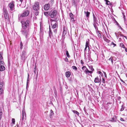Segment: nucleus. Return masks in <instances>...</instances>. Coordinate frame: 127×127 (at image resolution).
Wrapping results in <instances>:
<instances>
[{
	"label": "nucleus",
	"mask_w": 127,
	"mask_h": 127,
	"mask_svg": "<svg viewBox=\"0 0 127 127\" xmlns=\"http://www.w3.org/2000/svg\"><path fill=\"white\" fill-rule=\"evenodd\" d=\"M105 80L103 78H102V82L103 83H105Z\"/></svg>",
	"instance_id": "47"
},
{
	"label": "nucleus",
	"mask_w": 127,
	"mask_h": 127,
	"mask_svg": "<svg viewBox=\"0 0 127 127\" xmlns=\"http://www.w3.org/2000/svg\"><path fill=\"white\" fill-rule=\"evenodd\" d=\"M3 55L2 53L1 52H0V60L3 59V58L2 57Z\"/></svg>",
	"instance_id": "26"
},
{
	"label": "nucleus",
	"mask_w": 127,
	"mask_h": 127,
	"mask_svg": "<svg viewBox=\"0 0 127 127\" xmlns=\"http://www.w3.org/2000/svg\"><path fill=\"white\" fill-rule=\"evenodd\" d=\"M29 12L28 10L25 11L22 14H19L18 15V21L19 22L22 19V18L27 16L29 14Z\"/></svg>",
	"instance_id": "3"
},
{
	"label": "nucleus",
	"mask_w": 127,
	"mask_h": 127,
	"mask_svg": "<svg viewBox=\"0 0 127 127\" xmlns=\"http://www.w3.org/2000/svg\"><path fill=\"white\" fill-rule=\"evenodd\" d=\"M115 23H116V25H118L119 24H118V23L117 21L115 19Z\"/></svg>",
	"instance_id": "51"
},
{
	"label": "nucleus",
	"mask_w": 127,
	"mask_h": 127,
	"mask_svg": "<svg viewBox=\"0 0 127 127\" xmlns=\"http://www.w3.org/2000/svg\"><path fill=\"white\" fill-rule=\"evenodd\" d=\"M66 28L65 27H64L63 28V32H64V31H66Z\"/></svg>",
	"instance_id": "46"
},
{
	"label": "nucleus",
	"mask_w": 127,
	"mask_h": 127,
	"mask_svg": "<svg viewBox=\"0 0 127 127\" xmlns=\"http://www.w3.org/2000/svg\"><path fill=\"white\" fill-rule=\"evenodd\" d=\"M2 114V110H0V120L1 118Z\"/></svg>",
	"instance_id": "32"
},
{
	"label": "nucleus",
	"mask_w": 127,
	"mask_h": 127,
	"mask_svg": "<svg viewBox=\"0 0 127 127\" xmlns=\"http://www.w3.org/2000/svg\"><path fill=\"white\" fill-rule=\"evenodd\" d=\"M120 80H121V81L122 82H123V83H125V82H124V81H123L122 79H120Z\"/></svg>",
	"instance_id": "61"
},
{
	"label": "nucleus",
	"mask_w": 127,
	"mask_h": 127,
	"mask_svg": "<svg viewBox=\"0 0 127 127\" xmlns=\"http://www.w3.org/2000/svg\"><path fill=\"white\" fill-rule=\"evenodd\" d=\"M111 45H113V47H114L116 45V44L114 43L113 42H112L111 43Z\"/></svg>",
	"instance_id": "45"
},
{
	"label": "nucleus",
	"mask_w": 127,
	"mask_h": 127,
	"mask_svg": "<svg viewBox=\"0 0 127 127\" xmlns=\"http://www.w3.org/2000/svg\"><path fill=\"white\" fill-rule=\"evenodd\" d=\"M3 14L4 16V18L5 19H8L9 17L7 11V10L4 8H3Z\"/></svg>",
	"instance_id": "6"
},
{
	"label": "nucleus",
	"mask_w": 127,
	"mask_h": 127,
	"mask_svg": "<svg viewBox=\"0 0 127 127\" xmlns=\"http://www.w3.org/2000/svg\"><path fill=\"white\" fill-rule=\"evenodd\" d=\"M120 46L121 47H122L123 48H125L124 45L122 43H121L120 44Z\"/></svg>",
	"instance_id": "28"
},
{
	"label": "nucleus",
	"mask_w": 127,
	"mask_h": 127,
	"mask_svg": "<svg viewBox=\"0 0 127 127\" xmlns=\"http://www.w3.org/2000/svg\"><path fill=\"white\" fill-rule=\"evenodd\" d=\"M49 36L50 38H51L53 36V33L52 32L50 28V26H49Z\"/></svg>",
	"instance_id": "12"
},
{
	"label": "nucleus",
	"mask_w": 127,
	"mask_h": 127,
	"mask_svg": "<svg viewBox=\"0 0 127 127\" xmlns=\"http://www.w3.org/2000/svg\"><path fill=\"white\" fill-rule=\"evenodd\" d=\"M26 118V115H25V113L24 114V113L23 112V113L22 114V121H23L24 120V119H25Z\"/></svg>",
	"instance_id": "24"
},
{
	"label": "nucleus",
	"mask_w": 127,
	"mask_h": 127,
	"mask_svg": "<svg viewBox=\"0 0 127 127\" xmlns=\"http://www.w3.org/2000/svg\"><path fill=\"white\" fill-rule=\"evenodd\" d=\"M72 111L74 113L76 114L78 116H79V113L77 111L75 110H72Z\"/></svg>",
	"instance_id": "25"
},
{
	"label": "nucleus",
	"mask_w": 127,
	"mask_h": 127,
	"mask_svg": "<svg viewBox=\"0 0 127 127\" xmlns=\"http://www.w3.org/2000/svg\"><path fill=\"white\" fill-rule=\"evenodd\" d=\"M56 19H55V20H53V19H51L50 20V21L51 22V25H52V22L53 21H56Z\"/></svg>",
	"instance_id": "39"
},
{
	"label": "nucleus",
	"mask_w": 127,
	"mask_h": 127,
	"mask_svg": "<svg viewBox=\"0 0 127 127\" xmlns=\"http://www.w3.org/2000/svg\"><path fill=\"white\" fill-rule=\"evenodd\" d=\"M111 57H112V59L113 61H115L116 60V59L115 57L113 56H111Z\"/></svg>",
	"instance_id": "42"
},
{
	"label": "nucleus",
	"mask_w": 127,
	"mask_h": 127,
	"mask_svg": "<svg viewBox=\"0 0 127 127\" xmlns=\"http://www.w3.org/2000/svg\"><path fill=\"white\" fill-rule=\"evenodd\" d=\"M89 42L88 41H87L86 42V45H85V48L84 49V53L85 54L86 53V51H87V47H88L89 50Z\"/></svg>",
	"instance_id": "9"
},
{
	"label": "nucleus",
	"mask_w": 127,
	"mask_h": 127,
	"mask_svg": "<svg viewBox=\"0 0 127 127\" xmlns=\"http://www.w3.org/2000/svg\"><path fill=\"white\" fill-rule=\"evenodd\" d=\"M57 23L56 22L52 26V28L53 29L56 28L57 26Z\"/></svg>",
	"instance_id": "18"
},
{
	"label": "nucleus",
	"mask_w": 127,
	"mask_h": 127,
	"mask_svg": "<svg viewBox=\"0 0 127 127\" xmlns=\"http://www.w3.org/2000/svg\"><path fill=\"white\" fill-rule=\"evenodd\" d=\"M90 68H91V69L92 70L91 71H92V72L94 70V68L92 67V66H91L90 67Z\"/></svg>",
	"instance_id": "44"
},
{
	"label": "nucleus",
	"mask_w": 127,
	"mask_h": 127,
	"mask_svg": "<svg viewBox=\"0 0 127 127\" xmlns=\"http://www.w3.org/2000/svg\"><path fill=\"white\" fill-rule=\"evenodd\" d=\"M29 74L28 73V77L27 78V81H29Z\"/></svg>",
	"instance_id": "53"
},
{
	"label": "nucleus",
	"mask_w": 127,
	"mask_h": 127,
	"mask_svg": "<svg viewBox=\"0 0 127 127\" xmlns=\"http://www.w3.org/2000/svg\"><path fill=\"white\" fill-rule=\"evenodd\" d=\"M115 34L116 36L117 37H118L117 36V35L118 34L117 33V32H115Z\"/></svg>",
	"instance_id": "54"
},
{
	"label": "nucleus",
	"mask_w": 127,
	"mask_h": 127,
	"mask_svg": "<svg viewBox=\"0 0 127 127\" xmlns=\"http://www.w3.org/2000/svg\"><path fill=\"white\" fill-rule=\"evenodd\" d=\"M106 4L107 5H110L111 6L112 5V3H111L108 0L107 2L106 3Z\"/></svg>",
	"instance_id": "31"
},
{
	"label": "nucleus",
	"mask_w": 127,
	"mask_h": 127,
	"mask_svg": "<svg viewBox=\"0 0 127 127\" xmlns=\"http://www.w3.org/2000/svg\"><path fill=\"white\" fill-rule=\"evenodd\" d=\"M118 27L120 28L121 27L120 26V25H119V24H118V25H117Z\"/></svg>",
	"instance_id": "62"
},
{
	"label": "nucleus",
	"mask_w": 127,
	"mask_h": 127,
	"mask_svg": "<svg viewBox=\"0 0 127 127\" xmlns=\"http://www.w3.org/2000/svg\"><path fill=\"white\" fill-rule=\"evenodd\" d=\"M8 6L11 11L14 10L15 9L14 2V1H11L8 4Z\"/></svg>",
	"instance_id": "5"
},
{
	"label": "nucleus",
	"mask_w": 127,
	"mask_h": 127,
	"mask_svg": "<svg viewBox=\"0 0 127 127\" xmlns=\"http://www.w3.org/2000/svg\"><path fill=\"white\" fill-rule=\"evenodd\" d=\"M57 30L56 29L54 30V33H57Z\"/></svg>",
	"instance_id": "56"
},
{
	"label": "nucleus",
	"mask_w": 127,
	"mask_h": 127,
	"mask_svg": "<svg viewBox=\"0 0 127 127\" xmlns=\"http://www.w3.org/2000/svg\"><path fill=\"white\" fill-rule=\"evenodd\" d=\"M22 28L20 32L22 34L25 36L26 39L29 37V30L31 24V22L29 20L21 21Z\"/></svg>",
	"instance_id": "1"
},
{
	"label": "nucleus",
	"mask_w": 127,
	"mask_h": 127,
	"mask_svg": "<svg viewBox=\"0 0 127 127\" xmlns=\"http://www.w3.org/2000/svg\"><path fill=\"white\" fill-rule=\"evenodd\" d=\"M120 29H121V30H122V31L123 30V29L121 27L120 28Z\"/></svg>",
	"instance_id": "64"
},
{
	"label": "nucleus",
	"mask_w": 127,
	"mask_h": 127,
	"mask_svg": "<svg viewBox=\"0 0 127 127\" xmlns=\"http://www.w3.org/2000/svg\"><path fill=\"white\" fill-rule=\"evenodd\" d=\"M4 65H0V71H3L5 70V68L4 66Z\"/></svg>",
	"instance_id": "14"
},
{
	"label": "nucleus",
	"mask_w": 127,
	"mask_h": 127,
	"mask_svg": "<svg viewBox=\"0 0 127 127\" xmlns=\"http://www.w3.org/2000/svg\"><path fill=\"white\" fill-rule=\"evenodd\" d=\"M87 68H86V66H84L82 67V69L83 70H85Z\"/></svg>",
	"instance_id": "43"
},
{
	"label": "nucleus",
	"mask_w": 127,
	"mask_h": 127,
	"mask_svg": "<svg viewBox=\"0 0 127 127\" xmlns=\"http://www.w3.org/2000/svg\"><path fill=\"white\" fill-rule=\"evenodd\" d=\"M33 9L34 10H39V3L37 1L35 2L32 6Z\"/></svg>",
	"instance_id": "4"
},
{
	"label": "nucleus",
	"mask_w": 127,
	"mask_h": 127,
	"mask_svg": "<svg viewBox=\"0 0 127 127\" xmlns=\"http://www.w3.org/2000/svg\"><path fill=\"white\" fill-rule=\"evenodd\" d=\"M50 112L51 113L50 114V116H51L54 114V113L53 111L52 110H51Z\"/></svg>",
	"instance_id": "40"
},
{
	"label": "nucleus",
	"mask_w": 127,
	"mask_h": 127,
	"mask_svg": "<svg viewBox=\"0 0 127 127\" xmlns=\"http://www.w3.org/2000/svg\"><path fill=\"white\" fill-rule=\"evenodd\" d=\"M57 14V11L56 10H54L52 12L51 14H50V17L52 18H55Z\"/></svg>",
	"instance_id": "7"
},
{
	"label": "nucleus",
	"mask_w": 127,
	"mask_h": 127,
	"mask_svg": "<svg viewBox=\"0 0 127 127\" xmlns=\"http://www.w3.org/2000/svg\"><path fill=\"white\" fill-rule=\"evenodd\" d=\"M119 35L120 36L122 37H124L125 36H124L122 34H119Z\"/></svg>",
	"instance_id": "52"
},
{
	"label": "nucleus",
	"mask_w": 127,
	"mask_h": 127,
	"mask_svg": "<svg viewBox=\"0 0 127 127\" xmlns=\"http://www.w3.org/2000/svg\"><path fill=\"white\" fill-rule=\"evenodd\" d=\"M118 99L119 100L121 98V97H120V96L118 97Z\"/></svg>",
	"instance_id": "63"
},
{
	"label": "nucleus",
	"mask_w": 127,
	"mask_h": 127,
	"mask_svg": "<svg viewBox=\"0 0 127 127\" xmlns=\"http://www.w3.org/2000/svg\"><path fill=\"white\" fill-rule=\"evenodd\" d=\"M20 49L21 50L22 49L23 47V44L21 41V42L20 43Z\"/></svg>",
	"instance_id": "34"
},
{
	"label": "nucleus",
	"mask_w": 127,
	"mask_h": 127,
	"mask_svg": "<svg viewBox=\"0 0 127 127\" xmlns=\"http://www.w3.org/2000/svg\"><path fill=\"white\" fill-rule=\"evenodd\" d=\"M72 68L74 70H77V68L76 66H73L72 67Z\"/></svg>",
	"instance_id": "37"
},
{
	"label": "nucleus",
	"mask_w": 127,
	"mask_h": 127,
	"mask_svg": "<svg viewBox=\"0 0 127 127\" xmlns=\"http://www.w3.org/2000/svg\"><path fill=\"white\" fill-rule=\"evenodd\" d=\"M81 63L82 64H84L83 62L82 61V60H81Z\"/></svg>",
	"instance_id": "58"
},
{
	"label": "nucleus",
	"mask_w": 127,
	"mask_h": 127,
	"mask_svg": "<svg viewBox=\"0 0 127 127\" xmlns=\"http://www.w3.org/2000/svg\"><path fill=\"white\" fill-rule=\"evenodd\" d=\"M103 73H104V74L105 77L106 78H107V75H106V72H104V71H103Z\"/></svg>",
	"instance_id": "49"
},
{
	"label": "nucleus",
	"mask_w": 127,
	"mask_h": 127,
	"mask_svg": "<svg viewBox=\"0 0 127 127\" xmlns=\"http://www.w3.org/2000/svg\"><path fill=\"white\" fill-rule=\"evenodd\" d=\"M117 121V119L116 118L113 117L112 119H111V121L112 122H116Z\"/></svg>",
	"instance_id": "27"
},
{
	"label": "nucleus",
	"mask_w": 127,
	"mask_h": 127,
	"mask_svg": "<svg viewBox=\"0 0 127 127\" xmlns=\"http://www.w3.org/2000/svg\"><path fill=\"white\" fill-rule=\"evenodd\" d=\"M27 41L25 43V44L24 45V50L22 52L21 54L20 55L22 61L25 62L26 59L27 58L26 56V50L27 48Z\"/></svg>",
	"instance_id": "2"
},
{
	"label": "nucleus",
	"mask_w": 127,
	"mask_h": 127,
	"mask_svg": "<svg viewBox=\"0 0 127 127\" xmlns=\"http://www.w3.org/2000/svg\"><path fill=\"white\" fill-rule=\"evenodd\" d=\"M3 61V59L0 60V65H5V63Z\"/></svg>",
	"instance_id": "21"
},
{
	"label": "nucleus",
	"mask_w": 127,
	"mask_h": 127,
	"mask_svg": "<svg viewBox=\"0 0 127 127\" xmlns=\"http://www.w3.org/2000/svg\"><path fill=\"white\" fill-rule=\"evenodd\" d=\"M123 18L124 19V21H125L126 20V17L124 15V14L123 13Z\"/></svg>",
	"instance_id": "50"
},
{
	"label": "nucleus",
	"mask_w": 127,
	"mask_h": 127,
	"mask_svg": "<svg viewBox=\"0 0 127 127\" xmlns=\"http://www.w3.org/2000/svg\"><path fill=\"white\" fill-rule=\"evenodd\" d=\"M50 8V5L49 3L45 4L44 6V8L45 10H48Z\"/></svg>",
	"instance_id": "10"
},
{
	"label": "nucleus",
	"mask_w": 127,
	"mask_h": 127,
	"mask_svg": "<svg viewBox=\"0 0 127 127\" xmlns=\"http://www.w3.org/2000/svg\"><path fill=\"white\" fill-rule=\"evenodd\" d=\"M109 61H111L112 64H113V61L112 60V57H110V58L109 59Z\"/></svg>",
	"instance_id": "35"
},
{
	"label": "nucleus",
	"mask_w": 127,
	"mask_h": 127,
	"mask_svg": "<svg viewBox=\"0 0 127 127\" xmlns=\"http://www.w3.org/2000/svg\"><path fill=\"white\" fill-rule=\"evenodd\" d=\"M69 16L71 20L72 21H75V20H74V16L73 15L72 13H71L69 14Z\"/></svg>",
	"instance_id": "13"
},
{
	"label": "nucleus",
	"mask_w": 127,
	"mask_h": 127,
	"mask_svg": "<svg viewBox=\"0 0 127 127\" xmlns=\"http://www.w3.org/2000/svg\"><path fill=\"white\" fill-rule=\"evenodd\" d=\"M125 49V51L126 52H127V49L125 47V48H124Z\"/></svg>",
	"instance_id": "59"
},
{
	"label": "nucleus",
	"mask_w": 127,
	"mask_h": 127,
	"mask_svg": "<svg viewBox=\"0 0 127 127\" xmlns=\"http://www.w3.org/2000/svg\"><path fill=\"white\" fill-rule=\"evenodd\" d=\"M39 13V12L38 10H34V15L36 16L38 15Z\"/></svg>",
	"instance_id": "23"
},
{
	"label": "nucleus",
	"mask_w": 127,
	"mask_h": 127,
	"mask_svg": "<svg viewBox=\"0 0 127 127\" xmlns=\"http://www.w3.org/2000/svg\"><path fill=\"white\" fill-rule=\"evenodd\" d=\"M120 120L121 121H124V119L122 118H121Z\"/></svg>",
	"instance_id": "55"
},
{
	"label": "nucleus",
	"mask_w": 127,
	"mask_h": 127,
	"mask_svg": "<svg viewBox=\"0 0 127 127\" xmlns=\"http://www.w3.org/2000/svg\"><path fill=\"white\" fill-rule=\"evenodd\" d=\"M3 82H1L0 83V88H3L4 87Z\"/></svg>",
	"instance_id": "22"
},
{
	"label": "nucleus",
	"mask_w": 127,
	"mask_h": 127,
	"mask_svg": "<svg viewBox=\"0 0 127 127\" xmlns=\"http://www.w3.org/2000/svg\"><path fill=\"white\" fill-rule=\"evenodd\" d=\"M3 88H0V95H2L3 93Z\"/></svg>",
	"instance_id": "30"
},
{
	"label": "nucleus",
	"mask_w": 127,
	"mask_h": 127,
	"mask_svg": "<svg viewBox=\"0 0 127 127\" xmlns=\"http://www.w3.org/2000/svg\"><path fill=\"white\" fill-rule=\"evenodd\" d=\"M85 72L86 73V74H89V73H92V71H90L88 70V69H86L85 70Z\"/></svg>",
	"instance_id": "17"
},
{
	"label": "nucleus",
	"mask_w": 127,
	"mask_h": 127,
	"mask_svg": "<svg viewBox=\"0 0 127 127\" xmlns=\"http://www.w3.org/2000/svg\"><path fill=\"white\" fill-rule=\"evenodd\" d=\"M71 74V72L69 71H66L65 73V75L66 77H69Z\"/></svg>",
	"instance_id": "16"
},
{
	"label": "nucleus",
	"mask_w": 127,
	"mask_h": 127,
	"mask_svg": "<svg viewBox=\"0 0 127 127\" xmlns=\"http://www.w3.org/2000/svg\"><path fill=\"white\" fill-rule=\"evenodd\" d=\"M12 123H13V124H14L15 122V120L14 119L12 118Z\"/></svg>",
	"instance_id": "38"
},
{
	"label": "nucleus",
	"mask_w": 127,
	"mask_h": 127,
	"mask_svg": "<svg viewBox=\"0 0 127 127\" xmlns=\"http://www.w3.org/2000/svg\"><path fill=\"white\" fill-rule=\"evenodd\" d=\"M66 53L67 57L68 58L70 57V56L67 51L66 50Z\"/></svg>",
	"instance_id": "33"
},
{
	"label": "nucleus",
	"mask_w": 127,
	"mask_h": 127,
	"mask_svg": "<svg viewBox=\"0 0 127 127\" xmlns=\"http://www.w3.org/2000/svg\"><path fill=\"white\" fill-rule=\"evenodd\" d=\"M96 23H93V24L94 26V27L95 28L96 30H97L98 31V28L97 27V26H96Z\"/></svg>",
	"instance_id": "29"
},
{
	"label": "nucleus",
	"mask_w": 127,
	"mask_h": 127,
	"mask_svg": "<svg viewBox=\"0 0 127 127\" xmlns=\"http://www.w3.org/2000/svg\"><path fill=\"white\" fill-rule=\"evenodd\" d=\"M100 78H99L98 77H96L95 79L94 82L95 83H100L101 82V79L100 76Z\"/></svg>",
	"instance_id": "8"
},
{
	"label": "nucleus",
	"mask_w": 127,
	"mask_h": 127,
	"mask_svg": "<svg viewBox=\"0 0 127 127\" xmlns=\"http://www.w3.org/2000/svg\"><path fill=\"white\" fill-rule=\"evenodd\" d=\"M119 41H121V38H119Z\"/></svg>",
	"instance_id": "60"
},
{
	"label": "nucleus",
	"mask_w": 127,
	"mask_h": 127,
	"mask_svg": "<svg viewBox=\"0 0 127 127\" xmlns=\"http://www.w3.org/2000/svg\"><path fill=\"white\" fill-rule=\"evenodd\" d=\"M84 14L86 16L87 19L89 17L90 15V12H89L88 11H84Z\"/></svg>",
	"instance_id": "11"
},
{
	"label": "nucleus",
	"mask_w": 127,
	"mask_h": 127,
	"mask_svg": "<svg viewBox=\"0 0 127 127\" xmlns=\"http://www.w3.org/2000/svg\"><path fill=\"white\" fill-rule=\"evenodd\" d=\"M8 66L9 67H10V62L9 60H8Z\"/></svg>",
	"instance_id": "41"
},
{
	"label": "nucleus",
	"mask_w": 127,
	"mask_h": 127,
	"mask_svg": "<svg viewBox=\"0 0 127 127\" xmlns=\"http://www.w3.org/2000/svg\"><path fill=\"white\" fill-rule=\"evenodd\" d=\"M124 106L123 105H122L121 106V109L120 111H122L124 109Z\"/></svg>",
	"instance_id": "36"
},
{
	"label": "nucleus",
	"mask_w": 127,
	"mask_h": 127,
	"mask_svg": "<svg viewBox=\"0 0 127 127\" xmlns=\"http://www.w3.org/2000/svg\"><path fill=\"white\" fill-rule=\"evenodd\" d=\"M66 31H64V32H63V35H65L66 34Z\"/></svg>",
	"instance_id": "48"
},
{
	"label": "nucleus",
	"mask_w": 127,
	"mask_h": 127,
	"mask_svg": "<svg viewBox=\"0 0 127 127\" xmlns=\"http://www.w3.org/2000/svg\"><path fill=\"white\" fill-rule=\"evenodd\" d=\"M93 17L94 23H97V19L95 16L94 14H93Z\"/></svg>",
	"instance_id": "19"
},
{
	"label": "nucleus",
	"mask_w": 127,
	"mask_h": 127,
	"mask_svg": "<svg viewBox=\"0 0 127 127\" xmlns=\"http://www.w3.org/2000/svg\"><path fill=\"white\" fill-rule=\"evenodd\" d=\"M44 15L48 17L50 15V14L48 12H45L44 13Z\"/></svg>",
	"instance_id": "20"
},
{
	"label": "nucleus",
	"mask_w": 127,
	"mask_h": 127,
	"mask_svg": "<svg viewBox=\"0 0 127 127\" xmlns=\"http://www.w3.org/2000/svg\"><path fill=\"white\" fill-rule=\"evenodd\" d=\"M96 33L98 37L101 38V32L100 31L98 30Z\"/></svg>",
	"instance_id": "15"
},
{
	"label": "nucleus",
	"mask_w": 127,
	"mask_h": 127,
	"mask_svg": "<svg viewBox=\"0 0 127 127\" xmlns=\"http://www.w3.org/2000/svg\"><path fill=\"white\" fill-rule=\"evenodd\" d=\"M102 72L100 71H99L98 72V73L99 74H100Z\"/></svg>",
	"instance_id": "57"
}]
</instances>
